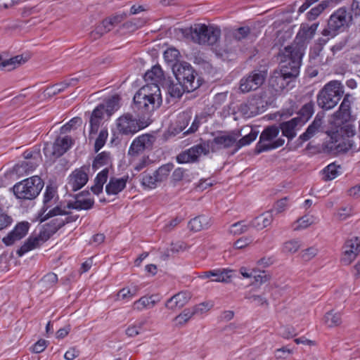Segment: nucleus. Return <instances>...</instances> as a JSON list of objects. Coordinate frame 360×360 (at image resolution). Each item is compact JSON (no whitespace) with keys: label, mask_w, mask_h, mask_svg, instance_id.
Instances as JSON below:
<instances>
[{"label":"nucleus","mask_w":360,"mask_h":360,"mask_svg":"<svg viewBox=\"0 0 360 360\" xmlns=\"http://www.w3.org/2000/svg\"><path fill=\"white\" fill-rule=\"evenodd\" d=\"M148 124L149 122L137 120L130 113L124 114L117 120V130L124 135L134 134Z\"/></svg>","instance_id":"12"},{"label":"nucleus","mask_w":360,"mask_h":360,"mask_svg":"<svg viewBox=\"0 0 360 360\" xmlns=\"http://www.w3.org/2000/svg\"><path fill=\"white\" fill-rule=\"evenodd\" d=\"M66 88L67 84L64 81L63 82L56 84L51 87L47 88L45 92L46 94L49 96H52L63 91Z\"/></svg>","instance_id":"51"},{"label":"nucleus","mask_w":360,"mask_h":360,"mask_svg":"<svg viewBox=\"0 0 360 360\" xmlns=\"http://www.w3.org/2000/svg\"><path fill=\"white\" fill-rule=\"evenodd\" d=\"M322 124L323 119L319 115H316L311 124L307 127L306 131L301 134L298 139L300 140L301 142H304L309 140L317 133L321 131Z\"/></svg>","instance_id":"27"},{"label":"nucleus","mask_w":360,"mask_h":360,"mask_svg":"<svg viewBox=\"0 0 360 360\" xmlns=\"http://www.w3.org/2000/svg\"><path fill=\"white\" fill-rule=\"evenodd\" d=\"M318 254V249L310 247L301 252L302 258L305 261H309Z\"/></svg>","instance_id":"60"},{"label":"nucleus","mask_w":360,"mask_h":360,"mask_svg":"<svg viewBox=\"0 0 360 360\" xmlns=\"http://www.w3.org/2000/svg\"><path fill=\"white\" fill-rule=\"evenodd\" d=\"M193 308L185 309L180 314L175 317V320L178 321L179 324L186 323L193 316H194Z\"/></svg>","instance_id":"48"},{"label":"nucleus","mask_w":360,"mask_h":360,"mask_svg":"<svg viewBox=\"0 0 360 360\" xmlns=\"http://www.w3.org/2000/svg\"><path fill=\"white\" fill-rule=\"evenodd\" d=\"M250 34V29L249 27H240L232 32L233 37L237 41H241L246 39Z\"/></svg>","instance_id":"49"},{"label":"nucleus","mask_w":360,"mask_h":360,"mask_svg":"<svg viewBox=\"0 0 360 360\" xmlns=\"http://www.w3.org/2000/svg\"><path fill=\"white\" fill-rule=\"evenodd\" d=\"M72 143L73 140L68 136L63 138H57L52 146L49 143L45 144L44 148V155L46 156L59 158L71 147Z\"/></svg>","instance_id":"14"},{"label":"nucleus","mask_w":360,"mask_h":360,"mask_svg":"<svg viewBox=\"0 0 360 360\" xmlns=\"http://www.w3.org/2000/svg\"><path fill=\"white\" fill-rule=\"evenodd\" d=\"M267 77V70H253L243 76L240 80L239 89L240 92L245 94L256 91L264 83Z\"/></svg>","instance_id":"10"},{"label":"nucleus","mask_w":360,"mask_h":360,"mask_svg":"<svg viewBox=\"0 0 360 360\" xmlns=\"http://www.w3.org/2000/svg\"><path fill=\"white\" fill-rule=\"evenodd\" d=\"M119 101L120 97L117 95H115L106 101L105 108L109 116L119 108Z\"/></svg>","instance_id":"41"},{"label":"nucleus","mask_w":360,"mask_h":360,"mask_svg":"<svg viewBox=\"0 0 360 360\" xmlns=\"http://www.w3.org/2000/svg\"><path fill=\"white\" fill-rule=\"evenodd\" d=\"M52 233L46 227L43 226L42 230L37 236H30L24 243V244L17 250L16 253L19 257L22 256L27 252L40 247L44 243L47 241Z\"/></svg>","instance_id":"13"},{"label":"nucleus","mask_w":360,"mask_h":360,"mask_svg":"<svg viewBox=\"0 0 360 360\" xmlns=\"http://www.w3.org/2000/svg\"><path fill=\"white\" fill-rule=\"evenodd\" d=\"M179 54V51L177 49L170 48L164 52V58L167 63H173L178 59Z\"/></svg>","instance_id":"55"},{"label":"nucleus","mask_w":360,"mask_h":360,"mask_svg":"<svg viewBox=\"0 0 360 360\" xmlns=\"http://www.w3.org/2000/svg\"><path fill=\"white\" fill-rule=\"evenodd\" d=\"M177 32L185 39H190L200 45L215 44L219 41L221 35L219 28L201 23L194 24L186 28L178 29Z\"/></svg>","instance_id":"1"},{"label":"nucleus","mask_w":360,"mask_h":360,"mask_svg":"<svg viewBox=\"0 0 360 360\" xmlns=\"http://www.w3.org/2000/svg\"><path fill=\"white\" fill-rule=\"evenodd\" d=\"M248 229V225L243 224L242 222L239 221L231 225L230 232L234 235H239L246 232Z\"/></svg>","instance_id":"57"},{"label":"nucleus","mask_w":360,"mask_h":360,"mask_svg":"<svg viewBox=\"0 0 360 360\" xmlns=\"http://www.w3.org/2000/svg\"><path fill=\"white\" fill-rule=\"evenodd\" d=\"M303 56V43L297 41L291 45L280 50L278 53L279 70L284 72L293 74L292 77L297 78L300 73L302 58Z\"/></svg>","instance_id":"2"},{"label":"nucleus","mask_w":360,"mask_h":360,"mask_svg":"<svg viewBox=\"0 0 360 360\" xmlns=\"http://www.w3.org/2000/svg\"><path fill=\"white\" fill-rule=\"evenodd\" d=\"M162 86L167 90L168 95L174 98H180L184 92H187L184 85L181 82H176L170 78L165 79L162 82Z\"/></svg>","instance_id":"23"},{"label":"nucleus","mask_w":360,"mask_h":360,"mask_svg":"<svg viewBox=\"0 0 360 360\" xmlns=\"http://www.w3.org/2000/svg\"><path fill=\"white\" fill-rule=\"evenodd\" d=\"M354 17L345 7H342L335 11L328 20L327 27L323 30L321 34L324 37H328L326 39H323V43L326 44L330 38H333L338 34L339 32L343 31L349 26L354 20Z\"/></svg>","instance_id":"5"},{"label":"nucleus","mask_w":360,"mask_h":360,"mask_svg":"<svg viewBox=\"0 0 360 360\" xmlns=\"http://www.w3.org/2000/svg\"><path fill=\"white\" fill-rule=\"evenodd\" d=\"M240 131H231L224 132L216 136L212 141H207V148L212 152H216L221 149L230 148L237 146V140L242 136Z\"/></svg>","instance_id":"11"},{"label":"nucleus","mask_w":360,"mask_h":360,"mask_svg":"<svg viewBox=\"0 0 360 360\" xmlns=\"http://www.w3.org/2000/svg\"><path fill=\"white\" fill-rule=\"evenodd\" d=\"M344 256L341 261L345 265H349L356 257L360 252V240L358 237L347 240L344 245Z\"/></svg>","instance_id":"19"},{"label":"nucleus","mask_w":360,"mask_h":360,"mask_svg":"<svg viewBox=\"0 0 360 360\" xmlns=\"http://www.w3.org/2000/svg\"><path fill=\"white\" fill-rule=\"evenodd\" d=\"M318 26H319V23H316V22L313 23L309 27H305L303 25L302 27L301 30L299 32L298 35L301 37H303V33H304L306 38L311 39L314 37V35L317 30Z\"/></svg>","instance_id":"50"},{"label":"nucleus","mask_w":360,"mask_h":360,"mask_svg":"<svg viewBox=\"0 0 360 360\" xmlns=\"http://www.w3.org/2000/svg\"><path fill=\"white\" fill-rule=\"evenodd\" d=\"M237 131H240L241 134L242 133H247V134L244 135L242 138L238 139L237 140V146L234 149L233 153L238 151L240 148L250 144L252 141H254L256 139L259 134L258 130L253 129L250 126H245L243 127L240 130Z\"/></svg>","instance_id":"25"},{"label":"nucleus","mask_w":360,"mask_h":360,"mask_svg":"<svg viewBox=\"0 0 360 360\" xmlns=\"http://www.w3.org/2000/svg\"><path fill=\"white\" fill-rule=\"evenodd\" d=\"M162 102L160 89L156 84H148L141 88L134 96L135 106L147 114L159 108Z\"/></svg>","instance_id":"3"},{"label":"nucleus","mask_w":360,"mask_h":360,"mask_svg":"<svg viewBox=\"0 0 360 360\" xmlns=\"http://www.w3.org/2000/svg\"><path fill=\"white\" fill-rule=\"evenodd\" d=\"M281 335L286 339L291 338L297 335L295 329L290 326H283L280 332Z\"/></svg>","instance_id":"62"},{"label":"nucleus","mask_w":360,"mask_h":360,"mask_svg":"<svg viewBox=\"0 0 360 360\" xmlns=\"http://www.w3.org/2000/svg\"><path fill=\"white\" fill-rule=\"evenodd\" d=\"M338 131L341 135H343V137L348 139H350V138L355 134V129L354 127L350 124H346Z\"/></svg>","instance_id":"63"},{"label":"nucleus","mask_w":360,"mask_h":360,"mask_svg":"<svg viewBox=\"0 0 360 360\" xmlns=\"http://www.w3.org/2000/svg\"><path fill=\"white\" fill-rule=\"evenodd\" d=\"M338 166L334 164H330L323 170L324 179L326 181H330L334 179L338 174Z\"/></svg>","instance_id":"47"},{"label":"nucleus","mask_w":360,"mask_h":360,"mask_svg":"<svg viewBox=\"0 0 360 360\" xmlns=\"http://www.w3.org/2000/svg\"><path fill=\"white\" fill-rule=\"evenodd\" d=\"M352 97L349 94H346L340 105L339 110L335 112L333 117L334 120L338 121V124L347 122L351 117V103Z\"/></svg>","instance_id":"20"},{"label":"nucleus","mask_w":360,"mask_h":360,"mask_svg":"<svg viewBox=\"0 0 360 360\" xmlns=\"http://www.w3.org/2000/svg\"><path fill=\"white\" fill-rule=\"evenodd\" d=\"M173 167L174 166L172 164L169 163L161 166L160 167L158 168V169L155 171L158 176V179L160 182L163 181L167 179L169 172L173 169Z\"/></svg>","instance_id":"45"},{"label":"nucleus","mask_w":360,"mask_h":360,"mask_svg":"<svg viewBox=\"0 0 360 360\" xmlns=\"http://www.w3.org/2000/svg\"><path fill=\"white\" fill-rule=\"evenodd\" d=\"M108 137V131L103 129L100 131L98 138L96 139L94 144V150L97 153L104 146Z\"/></svg>","instance_id":"54"},{"label":"nucleus","mask_w":360,"mask_h":360,"mask_svg":"<svg viewBox=\"0 0 360 360\" xmlns=\"http://www.w3.org/2000/svg\"><path fill=\"white\" fill-rule=\"evenodd\" d=\"M314 113V104L312 103H306L299 111L298 115L295 117L304 125Z\"/></svg>","instance_id":"36"},{"label":"nucleus","mask_w":360,"mask_h":360,"mask_svg":"<svg viewBox=\"0 0 360 360\" xmlns=\"http://www.w3.org/2000/svg\"><path fill=\"white\" fill-rule=\"evenodd\" d=\"M302 122L294 117L288 121L283 122L279 124V130L282 131V134L285 136L288 141L292 140L297 136V131L302 127Z\"/></svg>","instance_id":"22"},{"label":"nucleus","mask_w":360,"mask_h":360,"mask_svg":"<svg viewBox=\"0 0 360 360\" xmlns=\"http://www.w3.org/2000/svg\"><path fill=\"white\" fill-rule=\"evenodd\" d=\"M328 140L323 143L324 149L333 153H346L354 148V141L341 135L339 131H327Z\"/></svg>","instance_id":"9"},{"label":"nucleus","mask_w":360,"mask_h":360,"mask_svg":"<svg viewBox=\"0 0 360 360\" xmlns=\"http://www.w3.org/2000/svg\"><path fill=\"white\" fill-rule=\"evenodd\" d=\"M57 281L58 276L56 274L49 273L43 277L41 282L44 285L49 287L56 283Z\"/></svg>","instance_id":"58"},{"label":"nucleus","mask_w":360,"mask_h":360,"mask_svg":"<svg viewBox=\"0 0 360 360\" xmlns=\"http://www.w3.org/2000/svg\"><path fill=\"white\" fill-rule=\"evenodd\" d=\"M68 212L61 209L59 206H56L53 209L50 210L43 218H41V221H44L51 217H56V216H65V217H62V221L64 222V225L68 223H71L72 221H75L78 216H68Z\"/></svg>","instance_id":"28"},{"label":"nucleus","mask_w":360,"mask_h":360,"mask_svg":"<svg viewBox=\"0 0 360 360\" xmlns=\"http://www.w3.org/2000/svg\"><path fill=\"white\" fill-rule=\"evenodd\" d=\"M233 272L234 271L228 269H214L213 270V273H210L212 274V276L215 277L212 281L229 283Z\"/></svg>","instance_id":"34"},{"label":"nucleus","mask_w":360,"mask_h":360,"mask_svg":"<svg viewBox=\"0 0 360 360\" xmlns=\"http://www.w3.org/2000/svg\"><path fill=\"white\" fill-rule=\"evenodd\" d=\"M88 174L84 167L75 169L69 176L68 185L72 191L82 188L88 181Z\"/></svg>","instance_id":"21"},{"label":"nucleus","mask_w":360,"mask_h":360,"mask_svg":"<svg viewBox=\"0 0 360 360\" xmlns=\"http://www.w3.org/2000/svg\"><path fill=\"white\" fill-rule=\"evenodd\" d=\"M163 76V72L160 66H154L153 68L146 72L144 76L146 81H151L152 84H156Z\"/></svg>","instance_id":"37"},{"label":"nucleus","mask_w":360,"mask_h":360,"mask_svg":"<svg viewBox=\"0 0 360 360\" xmlns=\"http://www.w3.org/2000/svg\"><path fill=\"white\" fill-rule=\"evenodd\" d=\"M300 248V242L296 240H291L283 244V251L288 253L293 254L296 252Z\"/></svg>","instance_id":"52"},{"label":"nucleus","mask_w":360,"mask_h":360,"mask_svg":"<svg viewBox=\"0 0 360 360\" xmlns=\"http://www.w3.org/2000/svg\"><path fill=\"white\" fill-rule=\"evenodd\" d=\"M27 58H23L22 55H18L7 60H3L1 68H6L8 70H12L24 64Z\"/></svg>","instance_id":"35"},{"label":"nucleus","mask_w":360,"mask_h":360,"mask_svg":"<svg viewBox=\"0 0 360 360\" xmlns=\"http://www.w3.org/2000/svg\"><path fill=\"white\" fill-rule=\"evenodd\" d=\"M208 153L209 149L205 144H198L179 154L176 160L180 164L193 162L201 154L207 155Z\"/></svg>","instance_id":"18"},{"label":"nucleus","mask_w":360,"mask_h":360,"mask_svg":"<svg viewBox=\"0 0 360 360\" xmlns=\"http://www.w3.org/2000/svg\"><path fill=\"white\" fill-rule=\"evenodd\" d=\"M44 9V5L41 3L34 6H25L20 9V15L22 18H27L32 15H37Z\"/></svg>","instance_id":"40"},{"label":"nucleus","mask_w":360,"mask_h":360,"mask_svg":"<svg viewBox=\"0 0 360 360\" xmlns=\"http://www.w3.org/2000/svg\"><path fill=\"white\" fill-rule=\"evenodd\" d=\"M30 224L27 221L18 222L14 228L2 238V242L6 245L10 246L20 240L28 233Z\"/></svg>","instance_id":"16"},{"label":"nucleus","mask_w":360,"mask_h":360,"mask_svg":"<svg viewBox=\"0 0 360 360\" xmlns=\"http://www.w3.org/2000/svg\"><path fill=\"white\" fill-rule=\"evenodd\" d=\"M82 124V119L76 117L70 120L66 124L63 125L61 129V133H66L71 130L75 125H80Z\"/></svg>","instance_id":"61"},{"label":"nucleus","mask_w":360,"mask_h":360,"mask_svg":"<svg viewBox=\"0 0 360 360\" xmlns=\"http://www.w3.org/2000/svg\"><path fill=\"white\" fill-rule=\"evenodd\" d=\"M343 94V84L338 80H332L319 91L316 102L319 108L329 110L337 105Z\"/></svg>","instance_id":"4"},{"label":"nucleus","mask_w":360,"mask_h":360,"mask_svg":"<svg viewBox=\"0 0 360 360\" xmlns=\"http://www.w3.org/2000/svg\"><path fill=\"white\" fill-rule=\"evenodd\" d=\"M205 119L206 116L205 114L197 115L189 129L184 132V135L195 132L198 129L199 126L205 121Z\"/></svg>","instance_id":"42"},{"label":"nucleus","mask_w":360,"mask_h":360,"mask_svg":"<svg viewBox=\"0 0 360 360\" xmlns=\"http://www.w3.org/2000/svg\"><path fill=\"white\" fill-rule=\"evenodd\" d=\"M41 161V154L35 155L34 159L25 160L21 163L16 165L14 167V170L16 174L23 175L32 172L39 165Z\"/></svg>","instance_id":"26"},{"label":"nucleus","mask_w":360,"mask_h":360,"mask_svg":"<svg viewBox=\"0 0 360 360\" xmlns=\"http://www.w3.org/2000/svg\"><path fill=\"white\" fill-rule=\"evenodd\" d=\"M12 221V217L0 207V231L7 228Z\"/></svg>","instance_id":"53"},{"label":"nucleus","mask_w":360,"mask_h":360,"mask_svg":"<svg viewBox=\"0 0 360 360\" xmlns=\"http://www.w3.org/2000/svg\"><path fill=\"white\" fill-rule=\"evenodd\" d=\"M324 322L328 327L338 326L342 323L341 315L340 313L330 311L326 314Z\"/></svg>","instance_id":"38"},{"label":"nucleus","mask_w":360,"mask_h":360,"mask_svg":"<svg viewBox=\"0 0 360 360\" xmlns=\"http://www.w3.org/2000/svg\"><path fill=\"white\" fill-rule=\"evenodd\" d=\"M172 71L176 80L185 86L187 92L193 91L200 86L199 80L195 79L197 74L189 63H175L172 65Z\"/></svg>","instance_id":"7"},{"label":"nucleus","mask_w":360,"mask_h":360,"mask_svg":"<svg viewBox=\"0 0 360 360\" xmlns=\"http://www.w3.org/2000/svg\"><path fill=\"white\" fill-rule=\"evenodd\" d=\"M279 134V128L277 126L272 125L267 127L261 133L259 141L257 143L255 152L256 154H259L264 151L276 149L282 146L285 140L279 138L274 140Z\"/></svg>","instance_id":"8"},{"label":"nucleus","mask_w":360,"mask_h":360,"mask_svg":"<svg viewBox=\"0 0 360 360\" xmlns=\"http://www.w3.org/2000/svg\"><path fill=\"white\" fill-rule=\"evenodd\" d=\"M191 294L188 292L182 291L175 294L170 297L165 303V307L174 311L185 306L191 300Z\"/></svg>","instance_id":"24"},{"label":"nucleus","mask_w":360,"mask_h":360,"mask_svg":"<svg viewBox=\"0 0 360 360\" xmlns=\"http://www.w3.org/2000/svg\"><path fill=\"white\" fill-rule=\"evenodd\" d=\"M245 298L248 299V300H250L252 302H255L258 305H260V306H263V305L268 306L269 305L268 300L263 295H246L245 296Z\"/></svg>","instance_id":"59"},{"label":"nucleus","mask_w":360,"mask_h":360,"mask_svg":"<svg viewBox=\"0 0 360 360\" xmlns=\"http://www.w3.org/2000/svg\"><path fill=\"white\" fill-rule=\"evenodd\" d=\"M107 32L105 26L101 22L96 27L95 30L91 32L90 35L93 39L96 40Z\"/></svg>","instance_id":"64"},{"label":"nucleus","mask_w":360,"mask_h":360,"mask_svg":"<svg viewBox=\"0 0 360 360\" xmlns=\"http://www.w3.org/2000/svg\"><path fill=\"white\" fill-rule=\"evenodd\" d=\"M44 187V182L39 176H33L15 184L13 187L18 199L31 200L36 198Z\"/></svg>","instance_id":"6"},{"label":"nucleus","mask_w":360,"mask_h":360,"mask_svg":"<svg viewBox=\"0 0 360 360\" xmlns=\"http://www.w3.org/2000/svg\"><path fill=\"white\" fill-rule=\"evenodd\" d=\"M109 154L105 152L99 153L93 162L92 167L94 169H98L102 166L108 164Z\"/></svg>","instance_id":"43"},{"label":"nucleus","mask_w":360,"mask_h":360,"mask_svg":"<svg viewBox=\"0 0 360 360\" xmlns=\"http://www.w3.org/2000/svg\"><path fill=\"white\" fill-rule=\"evenodd\" d=\"M210 226V219L205 216H199L193 218L188 222V228L191 231H200Z\"/></svg>","instance_id":"33"},{"label":"nucleus","mask_w":360,"mask_h":360,"mask_svg":"<svg viewBox=\"0 0 360 360\" xmlns=\"http://www.w3.org/2000/svg\"><path fill=\"white\" fill-rule=\"evenodd\" d=\"M63 226L64 222L62 221V217L55 218L50 221V222L44 225L53 235Z\"/></svg>","instance_id":"46"},{"label":"nucleus","mask_w":360,"mask_h":360,"mask_svg":"<svg viewBox=\"0 0 360 360\" xmlns=\"http://www.w3.org/2000/svg\"><path fill=\"white\" fill-rule=\"evenodd\" d=\"M157 182L160 181L158 180L155 172L152 174L147 173L143 175L142 184L143 186L152 188L156 186Z\"/></svg>","instance_id":"44"},{"label":"nucleus","mask_w":360,"mask_h":360,"mask_svg":"<svg viewBox=\"0 0 360 360\" xmlns=\"http://www.w3.org/2000/svg\"><path fill=\"white\" fill-rule=\"evenodd\" d=\"M84 195V192L76 195V200L74 202H70L68 203L67 207L70 209L75 210H89L91 209L94 203L93 199L86 198L81 199V197Z\"/></svg>","instance_id":"31"},{"label":"nucleus","mask_w":360,"mask_h":360,"mask_svg":"<svg viewBox=\"0 0 360 360\" xmlns=\"http://www.w3.org/2000/svg\"><path fill=\"white\" fill-rule=\"evenodd\" d=\"M104 112H105V105H98L92 112L90 120L100 122L103 117Z\"/></svg>","instance_id":"56"},{"label":"nucleus","mask_w":360,"mask_h":360,"mask_svg":"<svg viewBox=\"0 0 360 360\" xmlns=\"http://www.w3.org/2000/svg\"><path fill=\"white\" fill-rule=\"evenodd\" d=\"M293 74L284 72L276 69L269 78V84L276 91H281L285 89L295 78L292 77Z\"/></svg>","instance_id":"17"},{"label":"nucleus","mask_w":360,"mask_h":360,"mask_svg":"<svg viewBox=\"0 0 360 360\" xmlns=\"http://www.w3.org/2000/svg\"><path fill=\"white\" fill-rule=\"evenodd\" d=\"M273 221V215L271 212L263 213L251 221L250 225L257 229H262L269 226Z\"/></svg>","instance_id":"32"},{"label":"nucleus","mask_w":360,"mask_h":360,"mask_svg":"<svg viewBox=\"0 0 360 360\" xmlns=\"http://www.w3.org/2000/svg\"><path fill=\"white\" fill-rule=\"evenodd\" d=\"M155 137L149 134H142L136 138L131 143L128 154L131 156H136L145 150H150L155 141Z\"/></svg>","instance_id":"15"},{"label":"nucleus","mask_w":360,"mask_h":360,"mask_svg":"<svg viewBox=\"0 0 360 360\" xmlns=\"http://www.w3.org/2000/svg\"><path fill=\"white\" fill-rule=\"evenodd\" d=\"M328 2L323 1L317 6L313 7L307 13V18L310 20H314L316 18L328 7Z\"/></svg>","instance_id":"39"},{"label":"nucleus","mask_w":360,"mask_h":360,"mask_svg":"<svg viewBox=\"0 0 360 360\" xmlns=\"http://www.w3.org/2000/svg\"><path fill=\"white\" fill-rule=\"evenodd\" d=\"M56 195V190L51 186H47L44 195L43 207L41 208L42 218L47 213L46 211L56 202L55 197Z\"/></svg>","instance_id":"30"},{"label":"nucleus","mask_w":360,"mask_h":360,"mask_svg":"<svg viewBox=\"0 0 360 360\" xmlns=\"http://www.w3.org/2000/svg\"><path fill=\"white\" fill-rule=\"evenodd\" d=\"M126 184L125 178H111L105 186V191L108 195H117L126 187Z\"/></svg>","instance_id":"29"}]
</instances>
